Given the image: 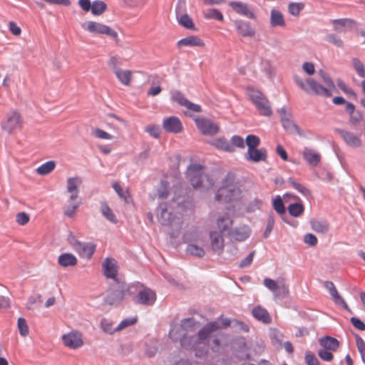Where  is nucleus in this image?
Here are the masks:
<instances>
[{
    "mask_svg": "<svg viewBox=\"0 0 365 365\" xmlns=\"http://www.w3.org/2000/svg\"><path fill=\"white\" fill-rule=\"evenodd\" d=\"M196 324L197 322L192 318L185 319L182 321L180 325L173 326L169 334L173 340H178L180 336H182V338L180 339L181 346L185 349L195 350V356L201 357L207 351L205 339L221 327L218 322H212L202 328L199 331L197 336L189 337L188 331L194 330Z\"/></svg>",
    "mask_w": 365,
    "mask_h": 365,
    "instance_id": "1",
    "label": "nucleus"
},
{
    "mask_svg": "<svg viewBox=\"0 0 365 365\" xmlns=\"http://www.w3.org/2000/svg\"><path fill=\"white\" fill-rule=\"evenodd\" d=\"M203 169L202 165L192 163L188 166L186 174L195 189L207 190L214 186L216 178L214 175L205 173Z\"/></svg>",
    "mask_w": 365,
    "mask_h": 365,
    "instance_id": "2",
    "label": "nucleus"
},
{
    "mask_svg": "<svg viewBox=\"0 0 365 365\" xmlns=\"http://www.w3.org/2000/svg\"><path fill=\"white\" fill-rule=\"evenodd\" d=\"M241 194L240 189L235 183L234 175L228 173L215 194V200L219 202H231L240 200Z\"/></svg>",
    "mask_w": 365,
    "mask_h": 365,
    "instance_id": "3",
    "label": "nucleus"
},
{
    "mask_svg": "<svg viewBox=\"0 0 365 365\" xmlns=\"http://www.w3.org/2000/svg\"><path fill=\"white\" fill-rule=\"evenodd\" d=\"M295 83L299 88L307 94H315L324 97H330L332 95V90L327 86H324L311 78H303L299 75L294 76Z\"/></svg>",
    "mask_w": 365,
    "mask_h": 365,
    "instance_id": "4",
    "label": "nucleus"
},
{
    "mask_svg": "<svg viewBox=\"0 0 365 365\" xmlns=\"http://www.w3.org/2000/svg\"><path fill=\"white\" fill-rule=\"evenodd\" d=\"M246 94L260 115L270 116L272 114L269 101L259 90L248 87L246 88Z\"/></svg>",
    "mask_w": 365,
    "mask_h": 365,
    "instance_id": "5",
    "label": "nucleus"
},
{
    "mask_svg": "<svg viewBox=\"0 0 365 365\" xmlns=\"http://www.w3.org/2000/svg\"><path fill=\"white\" fill-rule=\"evenodd\" d=\"M160 213L158 215L159 222L165 226H169L171 229V235L174 236L182 227V221L180 217H173L172 213L168 211L165 203L159 206Z\"/></svg>",
    "mask_w": 365,
    "mask_h": 365,
    "instance_id": "6",
    "label": "nucleus"
},
{
    "mask_svg": "<svg viewBox=\"0 0 365 365\" xmlns=\"http://www.w3.org/2000/svg\"><path fill=\"white\" fill-rule=\"evenodd\" d=\"M114 286L107 294L106 302L110 305L120 304L128 295L130 294L131 287L124 282L117 281Z\"/></svg>",
    "mask_w": 365,
    "mask_h": 365,
    "instance_id": "7",
    "label": "nucleus"
},
{
    "mask_svg": "<svg viewBox=\"0 0 365 365\" xmlns=\"http://www.w3.org/2000/svg\"><path fill=\"white\" fill-rule=\"evenodd\" d=\"M22 125V117L16 110H11L7 113L5 119L1 123V129L9 135L21 129Z\"/></svg>",
    "mask_w": 365,
    "mask_h": 365,
    "instance_id": "8",
    "label": "nucleus"
},
{
    "mask_svg": "<svg viewBox=\"0 0 365 365\" xmlns=\"http://www.w3.org/2000/svg\"><path fill=\"white\" fill-rule=\"evenodd\" d=\"M82 27L84 30L93 34L106 35L114 39L118 38V36L115 30L101 22L88 21L83 24Z\"/></svg>",
    "mask_w": 365,
    "mask_h": 365,
    "instance_id": "9",
    "label": "nucleus"
},
{
    "mask_svg": "<svg viewBox=\"0 0 365 365\" xmlns=\"http://www.w3.org/2000/svg\"><path fill=\"white\" fill-rule=\"evenodd\" d=\"M264 285L272 291L275 299H283L288 297L289 292L288 285L283 279L274 281L269 278L264 279Z\"/></svg>",
    "mask_w": 365,
    "mask_h": 365,
    "instance_id": "10",
    "label": "nucleus"
},
{
    "mask_svg": "<svg viewBox=\"0 0 365 365\" xmlns=\"http://www.w3.org/2000/svg\"><path fill=\"white\" fill-rule=\"evenodd\" d=\"M63 344L70 349H78L84 345L83 334L81 331L73 329L61 336Z\"/></svg>",
    "mask_w": 365,
    "mask_h": 365,
    "instance_id": "11",
    "label": "nucleus"
},
{
    "mask_svg": "<svg viewBox=\"0 0 365 365\" xmlns=\"http://www.w3.org/2000/svg\"><path fill=\"white\" fill-rule=\"evenodd\" d=\"M210 249L213 253L220 255L224 251L225 239L223 234L217 230H212L210 232Z\"/></svg>",
    "mask_w": 365,
    "mask_h": 365,
    "instance_id": "12",
    "label": "nucleus"
},
{
    "mask_svg": "<svg viewBox=\"0 0 365 365\" xmlns=\"http://www.w3.org/2000/svg\"><path fill=\"white\" fill-rule=\"evenodd\" d=\"M228 5L236 14L240 16L252 20L257 18L255 11L246 3L242 1H230Z\"/></svg>",
    "mask_w": 365,
    "mask_h": 365,
    "instance_id": "13",
    "label": "nucleus"
},
{
    "mask_svg": "<svg viewBox=\"0 0 365 365\" xmlns=\"http://www.w3.org/2000/svg\"><path fill=\"white\" fill-rule=\"evenodd\" d=\"M195 123L199 130L206 135H214L219 132V127L210 120L204 118H197Z\"/></svg>",
    "mask_w": 365,
    "mask_h": 365,
    "instance_id": "14",
    "label": "nucleus"
},
{
    "mask_svg": "<svg viewBox=\"0 0 365 365\" xmlns=\"http://www.w3.org/2000/svg\"><path fill=\"white\" fill-rule=\"evenodd\" d=\"M163 128L168 133H180L183 130V126L180 120L176 116L165 118L163 120Z\"/></svg>",
    "mask_w": 365,
    "mask_h": 365,
    "instance_id": "15",
    "label": "nucleus"
},
{
    "mask_svg": "<svg viewBox=\"0 0 365 365\" xmlns=\"http://www.w3.org/2000/svg\"><path fill=\"white\" fill-rule=\"evenodd\" d=\"M155 300L156 294L150 288H144L138 293L135 297V302L137 303L146 306L153 305Z\"/></svg>",
    "mask_w": 365,
    "mask_h": 365,
    "instance_id": "16",
    "label": "nucleus"
},
{
    "mask_svg": "<svg viewBox=\"0 0 365 365\" xmlns=\"http://www.w3.org/2000/svg\"><path fill=\"white\" fill-rule=\"evenodd\" d=\"M102 267L104 275L107 278L113 279L115 282L118 281L116 279L118 273V264L113 258H106L102 263Z\"/></svg>",
    "mask_w": 365,
    "mask_h": 365,
    "instance_id": "17",
    "label": "nucleus"
},
{
    "mask_svg": "<svg viewBox=\"0 0 365 365\" xmlns=\"http://www.w3.org/2000/svg\"><path fill=\"white\" fill-rule=\"evenodd\" d=\"M245 158L247 161H250L252 163L266 161L267 150L264 148L247 149V151L245 155Z\"/></svg>",
    "mask_w": 365,
    "mask_h": 365,
    "instance_id": "18",
    "label": "nucleus"
},
{
    "mask_svg": "<svg viewBox=\"0 0 365 365\" xmlns=\"http://www.w3.org/2000/svg\"><path fill=\"white\" fill-rule=\"evenodd\" d=\"M235 25L237 34L243 37H253L255 34V29L248 21L237 20Z\"/></svg>",
    "mask_w": 365,
    "mask_h": 365,
    "instance_id": "19",
    "label": "nucleus"
},
{
    "mask_svg": "<svg viewBox=\"0 0 365 365\" xmlns=\"http://www.w3.org/2000/svg\"><path fill=\"white\" fill-rule=\"evenodd\" d=\"M302 155L303 159L311 166H317L321 161V155L313 149L304 148Z\"/></svg>",
    "mask_w": 365,
    "mask_h": 365,
    "instance_id": "20",
    "label": "nucleus"
},
{
    "mask_svg": "<svg viewBox=\"0 0 365 365\" xmlns=\"http://www.w3.org/2000/svg\"><path fill=\"white\" fill-rule=\"evenodd\" d=\"M338 133L349 146L354 148L361 146V140L360 138L354 133L344 130H338Z\"/></svg>",
    "mask_w": 365,
    "mask_h": 365,
    "instance_id": "21",
    "label": "nucleus"
},
{
    "mask_svg": "<svg viewBox=\"0 0 365 365\" xmlns=\"http://www.w3.org/2000/svg\"><path fill=\"white\" fill-rule=\"evenodd\" d=\"M230 235L232 239L238 242L246 240L250 235V229L247 225H242L233 229Z\"/></svg>",
    "mask_w": 365,
    "mask_h": 365,
    "instance_id": "22",
    "label": "nucleus"
},
{
    "mask_svg": "<svg viewBox=\"0 0 365 365\" xmlns=\"http://www.w3.org/2000/svg\"><path fill=\"white\" fill-rule=\"evenodd\" d=\"M113 73L115 74L118 81L123 86H130L133 78V73L132 71L120 68Z\"/></svg>",
    "mask_w": 365,
    "mask_h": 365,
    "instance_id": "23",
    "label": "nucleus"
},
{
    "mask_svg": "<svg viewBox=\"0 0 365 365\" xmlns=\"http://www.w3.org/2000/svg\"><path fill=\"white\" fill-rule=\"evenodd\" d=\"M232 225L233 220L227 214L220 216L216 220V225L218 229L217 232H220L222 234L230 231Z\"/></svg>",
    "mask_w": 365,
    "mask_h": 365,
    "instance_id": "24",
    "label": "nucleus"
},
{
    "mask_svg": "<svg viewBox=\"0 0 365 365\" xmlns=\"http://www.w3.org/2000/svg\"><path fill=\"white\" fill-rule=\"evenodd\" d=\"M96 249V245L92 242L83 243L76 250L83 258L91 259Z\"/></svg>",
    "mask_w": 365,
    "mask_h": 365,
    "instance_id": "25",
    "label": "nucleus"
},
{
    "mask_svg": "<svg viewBox=\"0 0 365 365\" xmlns=\"http://www.w3.org/2000/svg\"><path fill=\"white\" fill-rule=\"evenodd\" d=\"M81 180L78 178H71L68 180L67 190L71 193L70 200H76L78 197V187L81 184Z\"/></svg>",
    "mask_w": 365,
    "mask_h": 365,
    "instance_id": "26",
    "label": "nucleus"
},
{
    "mask_svg": "<svg viewBox=\"0 0 365 365\" xmlns=\"http://www.w3.org/2000/svg\"><path fill=\"white\" fill-rule=\"evenodd\" d=\"M319 344L324 349L334 352L336 351L339 346V341L331 336H324L319 340Z\"/></svg>",
    "mask_w": 365,
    "mask_h": 365,
    "instance_id": "27",
    "label": "nucleus"
},
{
    "mask_svg": "<svg viewBox=\"0 0 365 365\" xmlns=\"http://www.w3.org/2000/svg\"><path fill=\"white\" fill-rule=\"evenodd\" d=\"M324 287L329 292V294L331 295L335 303L338 304H341L345 309H348L347 304L344 300V299L339 294L334 284L331 282H326L324 283Z\"/></svg>",
    "mask_w": 365,
    "mask_h": 365,
    "instance_id": "28",
    "label": "nucleus"
},
{
    "mask_svg": "<svg viewBox=\"0 0 365 365\" xmlns=\"http://www.w3.org/2000/svg\"><path fill=\"white\" fill-rule=\"evenodd\" d=\"M178 46H199L204 47V41L197 36H189L184 38L180 39L178 42Z\"/></svg>",
    "mask_w": 365,
    "mask_h": 365,
    "instance_id": "29",
    "label": "nucleus"
},
{
    "mask_svg": "<svg viewBox=\"0 0 365 365\" xmlns=\"http://www.w3.org/2000/svg\"><path fill=\"white\" fill-rule=\"evenodd\" d=\"M210 143L217 149L225 152L233 153L235 150L233 146L230 145V141H228L225 138H217L210 142Z\"/></svg>",
    "mask_w": 365,
    "mask_h": 365,
    "instance_id": "30",
    "label": "nucleus"
},
{
    "mask_svg": "<svg viewBox=\"0 0 365 365\" xmlns=\"http://www.w3.org/2000/svg\"><path fill=\"white\" fill-rule=\"evenodd\" d=\"M77 258L71 253H63L58 258V263L62 267H73L77 264Z\"/></svg>",
    "mask_w": 365,
    "mask_h": 365,
    "instance_id": "31",
    "label": "nucleus"
},
{
    "mask_svg": "<svg viewBox=\"0 0 365 365\" xmlns=\"http://www.w3.org/2000/svg\"><path fill=\"white\" fill-rule=\"evenodd\" d=\"M285 24V20L282 12L277 9H272L270 11V25L272 27H283Z\"/></svg>",
    "mask_w": 365,
    "mask_h": 365,
    "instance_id": "32",
    "label": "nucleus"
},
{
    "mask_svg": "<svg viewBox=\"0 0 365 365\" xmlns=\"http://www.w3.org/2000/svg\"><path fill=\"white\" fill-rule=\"evenodd\" d=\"M331 22L334 25V29L338 32H344V28L346 26L352 28L356 25V22L351 19H334Z\"/></svg>",
    "mask_w": 365,
    "mask_h": 365,
    "instance_id": "33",
    "label": "nucleus"
},
{
    "mask_svg": "<svg viewBox=\"0 0 365 365\" xmlns=\"http://www.w3.org/2000/svg\"><path fill=\"white\" fill-rule=\"evenodd\" d=\"M310 225L312 229L317 233L324 234L329 229L328 222L322 220L314 219L310 221Z\"/></svg>",
    "mask_w": 365,
    "mask_h": 365,
    "instance_id": "34",
    "label": "nucleus"
},
{
    "mask_svg": "<svg viewBox=\"0 0 365 365\" xmlns=\"http://www.w3.org/2000/svg\"><path fill=\"white\" fill-rule=\"evenodd\" d=\"M252 315L255 319L262 322L263 323L268 324L272 321L268 312L261 307L254 308L252 310Z\"/></svg>",
    "mask_w": 365,
    "mask_h": 365,
    "instance_id": "35",
    "label": "nucleus"
},
{
    "mask_svg": "<svg viewBox=\"0 0 365 365\" xmlns=\"http://www.w3.org/2000/svg\"><path fill=\"white\" fill-rule=\"evenodd\" d=\"M81 202L80 200H71L69 199V204L65 206L63 213L66 216L73 218L79 207Z\"/></svg>",
    "mask_w": 365,
    "mask_h": 365,
    "instance_id": "36",
    "label": "nucleus"
},
{
    "mask_svg": "<svg viewBox=\"0 0 365 365\" xmlns=\"http://www.w3.org/2000/svg\"><path fill=\"white\" fill-rule=\"evenodd\" d=\"M177 19L180 25L187 29L195 30V24L192 19L187 14L180 15L177 11Z\"/></svg>",
    "mask_w": 365,
    "mask_h": 365,
    "instance_id": "37",
    "label": "nucleus"
},
{
    "mask_svg": "<svg viewBox=\"0 0 365 365\" xmlns=\"http://www.w3.org/2000/svg\"><path fill=\"white\" fill-rule=\"evenodd\" d=\"M101 212L102 215L110 222L114 224H116L118 222V220L115 215L106 202H101Z\"/></svg>",
    "mask_w": 365,
    "mask_h": 365,
    "instance_id": "38",
    "label": "nucleus"
},
{
    "mask_svg": "<svg viewBox=\"0 0 365 365\" xmlns=\"http://www.w3.org/2000/svg\"><path fill=\"white\" fill-rule=\"evenodd\" d=\"M203 16L206 19H215L223 21L224 16L220 11L217 9H209L203 11Z\"/></svg>",
    "mask_w": 365,
    "mask_h": 365,
    "instance_id": "39",
    "label": "nucleus"
},
{
    "mask_svg": "<svg viewBox=\"0 0 365 365\" xmlns=\"http://www.w3.org/2000/svg\"><path fill=\"white\" fill-rule=\"evenodd\" d=\"M55 161L50 160L37 168L36 173L40 175H46L51 173L55 169Z\"/></svg>",
    "mask_w": 365,
    "mask_h": 365,
    "instance_id": "40",
    "label": "nucleus"
},
{
    "mask_svg": "<svg viewBox=\"0 0 365 365\" xmlns=\"http://www.w3.org/2000/svg\"><path fill=\"white\" fill-rule=\"evenodd\" d=\"M107 9L106 4L101 0H96L92 3L91 12L94 16H101Z\"/></svg>",
    "mask_w": 365,
    "mask_h": 365,
    "instance_id": "41",
    "label": "nucleus"
},
{
    "mask_svg": "<svg viewBox=\"0 0 365 365\" xmlns=\"http://www.w3.org/2000/svg\"><path fill=\"white\" fill-rule=\"evenodd\" d=\"M108 66L113 73L120 69L122 65L121 58L117 55L110 56L108 60Z\"/></svg>",
    "mask_w": 365,
    "mask_h": 365,
    "instance_id": "42",
    "label": "nucleus"
},
{
    "mask_svg": "<svg viewBox=\"0 0 365 365\" xmlns=\"http://www.w3.org/2000/svg\"><path fill=\"white\" fill-rule=\"evenodd\" d=\"M112 186L120 198L123 199L125 202H130L131 197L128 190L124 191L117 182H113Z\"/></svg>",
    "mask_w": 365,
    "mask_h": 365,
    "instance_id": "43",
    "label": "nucleus"
},
{
    "mask_svg": "<svg viewBox=\"0 0 365 365\" xmlns=\"http://www.w3.org/2000/svg\"><path fill=\"white\" fill-rule=\"evenodd\" d=\"M186 252L189 255L199 257H202L205 255L204 250L202 247H200L195 244H192V243H190L187 245Z\"/></svg>",
    "mask_w": 365,
    "mask_h": 365,
    "instance_id": "44",
    "label": "nucleus"
},
{
    "mask_svg": "<svg viewBox=\"0 0 365 365\" xmlns=\"http://www.w3.org/2000/svg\"><path fill=\"white\" fill-rule=\"evenodd\" d=\"M262 71L266 73L267 78H272L275 74V68L269 61L265 60L262 62Z\"/></svg>",
    "mask_w": 365,
    "mask_h": 365,
    "instance_id": "45",
    "label": "nucleus"
},
{
    "mask_svg": "<svg viewBox=\"0 0 365 365\" xmlns=\"http://www.w3.org/2000/svg\"><path fill=\"white\" fill-rule=\"evenodd\" d=\"M245 143L248 147V149H255L260 144V139L258 136L255 135H248L245 139Z\"/></svg>",
    "mask_w": 365,
    "mask_h": 365,
    "instance_id": "46",
    "label": "nucleus"
},
{
    "mask_svg": "<svg viewBox=\"0 0 365 365\" xmlns=\"http://www.w3.org/2000/svg\"><path fill=\"white\" fill-rule=\"evenodd\" d=\"M171 99L182 106H185L188 101L180 91L176 90L171 92Z\"/></svg>",
    "mask_w": 365,
    "mask_h": 365,
    "instance_id": "47",
    "label": "nucleus"
},
{
    "mask_svg": "<svg viewBox=\"0 0 365 365\" xmlns=\"http://www.w3.org/2000/svg\"><path fill=\"white\" fill-rule=\"evenodd\" d=\"M272 206L274 210L279 215H283L285 213V207L283 201L279 195H277L273 200Z\"/></svg>",
    "mask_w": 365,
    "mask_h": 365,
    "instance_id": "48",
    "label": "nucleus"
},
{
    "mask_svg": "<svg viewBox=\"0 0 365 365\" xmlns=\"http://www.w3.org/2000/svg\"><path fill=\"white\" fill-rule=\"evenodd\" d=\"M304 7L303 3H290L288 5V11L292 16H298Z\"/></svg>",
    "mask_w": 365,
    "mask_h": 365,
    "instance_id": "49",
    "label": "nucleus"
},
{
    "mask_svg": "<svg viewBox=\"0 0 365 365\" xmlns=\"http://www.w3.org/2000/svg\"><path fill=\"white\" fill-rule=\"evenodd\" d=\"M289 212L294 217L299 216L304 211V207L300 203H293L288 207Z\"/></svg>",
    "mask_w": 365,
    "mask_h": 365,
    "instance_id": "50",
    "label": "nucleus"
},
{
    "mask_svg": "<svg viewBox=\"0 0 365 365\" xmlns=\"http://www.w3.org/2000/svg\"><path fill=\"white\" fill-rule=\"evenodd\" d=\"M91 134L95 138L103 140H111L113 139V136L108 133L100 129V128H94L91 130Z\"/></svg>",
    "mask_w": 365,
    "mask_h": 365,
    "instance_id": "51",
    "label": "nucleus"
},
{
    "mask_svg": "<svg viewBox=\"0 0 365 365\" xmlns=\"http://www.w3.org/2000/svg\"><path fill=\"white\" fill-rule=\"evenodd\" d=\"M101 326L105 332L108 333L110 334H112L115 331H117L115 328L113 327V323L107 319H103L101 320Z\"/></svg>",
    "mask_w": 365,
    "mask_h": 365,
    "instance_id": "52",
    "label": "nucleus"
},
{
    "mask_svg": "<svg viewBox=\"0 0 365 365\" xmlns=\"http://www.w3.org/2000/svg\"><path fill=\"white\" fill-rule=\"evenodd\" d=\"M355 338L358 351L361 354L362 361L365 364V342L362 339V338L358 334L355 335Z\"/></svg>",
    "mask_w": 365,
    "mask_h": 365,
    "instance_id": "53",
    "label": "nucleus"
},
{
    "mask_svg": "<svg viewBox=\"0 0 365 365\" xmlns=\"http://www.w3.org/2000/svg\"><path fill=\"white\" fill-rule=\"evenodd\" d=\"M304 361L307 365H320L317 357L310 351L305 352Z\"/></svg>",
    "mask_w": 365,
    "mask_h": 365,
    "instance_id": "54",
    "label": "nucleus"
},
{
    "mask_svg": "<svg viewBox=\"0 0 365 365\" xmlns=\"http://www.w3.org/2000/svg\"><path fill=\"white\" fill-rule=\"evenodd\" d=\"M319 74L320 75V76L326 86H327L332 91L334 89H335V85H334L333 81L330 78L329 75L324 71L319 70Z\"/></svg>",
    "mask_w": 365,
    "mask_h": 365,
    "instance_id": "55",
    "label": "nucleus"
},
{
    "mask_svg": "<svg viewBox=\"0 0 365 365\" xmlns=\"http://www.w3.org/2000/svg\"><path fill=\"white\" fill-rule=\"evenodd\" d=\"M18 328L22 336H26L29 334V327L25 319L21 317L19 318Z\"/></svg>",
    "mask_w": 365,
    "mask_h": 365,
    "instance_id": "56",
    "label": "nucleus"
},
{
    "mask_svg": "<svg viewBox=\"0 0 365 365\" xmlns=\"http://www.w3.org/2000/svg\"><path fill=\"white\" fill-rule=\"evenodd\" d=\"M281 118L282 121L283 127L286 130H291L292 128H294L295 125L293 122L286 117V110L284 108L281 109Z\"/></svg>",
    "mask_w": 365,
    "mask_h": 365,
    "instance_id": "57",
    "label": "nucleus"
},
{
    "mask_svg": "<svg viewBox=\"0 0 365 365\" xmlns=\"http://www.w3.org/2000/svg\"><path fill=\"white\" fill-rule=\"evenodd\" d=\"M145 132H147L150 136L158 138L160 134V129L159 125H149L145 128Z\"/></svg>",
    "mask_w": 365,
    "mask_h": 365,
    "instance_id": "58",
    "label": "nucleus"
},
{
    "mask_svg": "<svg viewBox=\"0 0 365 365\" xmlns=\"http://www.w3.org/2000/svg\"><path fill=\"white\" fill-rule=\"evenodd\" d=\"M30 220V216L25 212H21L16 214V221L19 225H25Z\"/></svg>",
    "mask_w": 365,
    "mask_h": 365,
    "instance_id": "59",
    "label": "nucleus"
},
{
    "mask_svg": "<svg viewBox=\"0 0 365 365\" xmlns=\"http://www.w3.org/2000/svg\"><path fill=\"white\" fill-rule=\"evenodd\" d=\"M317 354L319 357L324 361H331L334 359V355L332 354V351L326 350V349H319L317 351Z\"/></svg>",
    "mask_w": 365,
    "mask_h": 365,
    "instance_id": "60",
    "label": "nucleus"
},
{
    "mask_svg": "<svg viewBox=\"0 0 365 365\" xmlns=\"http://www.w3.org/2000/svg\"><path fill=\"white\" fill-rule=\"evenodd\" d=\"M230 145L235 147L239 148H245V140L244 139L239 136V135H233L231 138L230 140Z\"/></svg>",
    "mask_w": 365,
    "mask_h": 365,
    "instance_id": "61",
    "label": "nucleus"
},
{
    "mask_svg": "<svg viewBox=\"0 0 365 365\" xmlns=\"http://www.w3.org/2000/svg\"><path fill=\"white\" fill-rule=\"evenodd\" d=\"M289 182H290L291 185H292V187L294 189H296L297 191H299L300 193H302V195H304L305 196L310 195L309 190L306 187L302 185V184L294 182L292 180H290Z\"/></svg>",
    "mask_w": 365,
    "mask_h": 365,
    "instance_id": "62",
    "label": "nucleus"
},
{
    "mask_svg": "<svg viewBox=\"0 0 365 365\" xmlns=\"http://www.w3.org/2000/svg\"><path fill=\"white\" fill-rule=\"evenodd\" d=\"M327 41L331 43H333L337 47L343 46V41L339 36H337L334 34H329L326 38Z\"/></svg>",
    "mask_w": 365,
    "mask_h": 365,
    "instance_id": "63",
    "label": "nucleus"
},
{
    "mask_svg": "<svg viewBox=\"0 0 365 365\" xmlns=\"http://www.w3.org/2000/svg\"><path fill=\"white\" fill-rule=\"evenodd\" d=\"M137 322V318H131V319H126L123 320L118 327H115V329L117 331H120L129 326H131L134 324H135Z\"/></svg>",
    "mask_w": 365,
    "mask_h": 365,
    "instance_id": "64",
    "label": "nucleus"
}]
</instances>
